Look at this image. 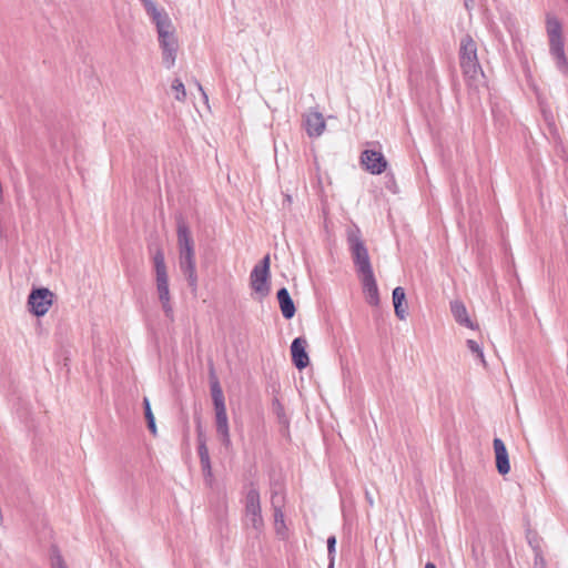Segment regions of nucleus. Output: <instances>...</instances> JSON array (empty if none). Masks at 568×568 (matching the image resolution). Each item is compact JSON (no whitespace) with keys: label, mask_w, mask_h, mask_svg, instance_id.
I'll list each match as a JSON object with an SVG mask.
<instances>
[{"label":"nucleus","mask_w":568,"mask_h":568,"mask_svg":"<svg viewBox=\"0 0 568 568\" xmlns=\"http://www.w3.org/2000/svg\"><path fill=\"white\" fill-rule=\"evenodd\" d=\"M176 234L179 266L181 272L186 277L189 286L192 288V291H195L197 287L195 245L187 224L182 220L178 222Z\"/></svg>","instance_id":"1"},{"label":"nucleus","mask_w":568,"mask_h":568,"mask_svg":"<svg viewBox=\"0 0 568 568\" xmlns=\"http://www.w3.org/2000/svg\"><path fill=\"white\" fill-rule=\"evenodd\" d=\"M243 504V527L257 538L263 534L265 523L262 515L260 491L254 484H250L246 488Z\"/></svg>","instance_id":"2"},{"label":"nucleus","mask_w":568,"mask_h":568,"mask_svg":"<svg viewBox=\"0 0 568 568\" xmlns=\"http://www.w3.org/2000/svg\"><path fill=\"white\" fill-rule=\"evenodd\" d=\"M546 31L549 40V52L556 60V65L561 72H567L568 62L564 50L562 27L552 14L546 16Z\"/></svg>","instance_id":"3"},{"label":"nucleus","mask_w":568,"mask_h":568,"mask_svg":"<svg viewBox=\"0 0 568 568\" xmlns=\"http://www.w3.org/2000/svg\"><path fill=\"white\" fill-rule=\"evenodd\" d=\"M154 270H155V282L156 291L159 294V301L161 302L162 308L166 317H173V307L171 305L170 290H169V276L166 272L165 258L162 250H158L153 256Z\"/></svg>","instance_id":"4"},{"label":"nucleus","mask_w":568,"mask_h":568,"mask_svg":"<svg viewBox=\"0 0 568 568\" xmlns=\"http://www.w3.org/2000/svg\"><path fill=\"white\" fill-rule=\"evenodd\" d=\"M459 60L466 78L476 80L479 75H483L477 58V45L469 34L464 36L460 40Z\"/></svg>","instance_id":"5"},{"label":"nucleus","mask_w":568,"mask_h":568,"mask_svg":"<svg viewBox=\"0 0 568 568\" xmlns=\"http://www.w3.org/2000/svg\"><path fill=\"white\" fill-rule=\"evenodd\" d=\"M347 242L358 275L373 273L368 250L361 237L358 229L348 230Z\"/></svg>","instance_id":"6"},{"label":"nucleus","mask_w":568,"mask_h":568,"mask_svg":"<svg viewBox=\"0 0 568 568\" xmlns=\"http://www.w3.org/2000/svg\"><path fill=\"white\" fill-rule=\"evenodd\" d=\"M270 255H265L260 264L255 265L250 275L252 290L262 297L270 292Z\"/></svg>","instance_id":"7"},{"label":"nucleus","mask_w":568,"mask_h":568,"mask_svg":"<svg viewBox=\"0 0 568 568\" xmlns=\"http://www.w3.org/2000/svg\"><path fill=\"white\" fill-rule=\"evenodd\" d=\"M159 44L162 50L163 64L166 69H171L175 64L179 42L175 36V30L163 31L158 34Z\"/></svg>","instance_id":"8"},{"label":"nucleus","mask_w":568,"mask_h":568,"mask_svg":"<svg viewBox=\"0 0 568 568\" xmlns=\"http://www.w3.org/2000/svg\"><path fill=\"white\" fill-rule=\"evenodd\" d=\"M53 302V293L49 288L32 290L28 297L29 311L36 316H43L48 313Z\"/></svg>","instance_id":"9"},{"label":"nucleus","mask_w":568,"mask_h":568,"mask_svg":"<svg viewBox=\"0 0 568 568\" xmlns=\"http://www.w3.org/2000/svg\"><path fill=\"white\" fill-rule=\"evenodd\" d=\"M148 16L151 18L152 22L156 27L158 34L163 31L173 30L174 27L169 14L163 10L158 8L154 1L152 0H141Z\"/></svg>","instance_id":"10"},{"label":"nucleus","mask_w":568,"mask_h":568,"mask_svg":"<svg viewBox=\"0 0 568 568\" xmlns=\"http://www.w3.org/2000/svg\"><path fill=\"white\" fill-rule=\"evenodd\" d=\"M361 163L372 174H382L387 168L385 156L374 150H365L362 152Z\"/></svg>","instance_id":"11"},{"label":"nucleus","mask_w":568,"mask_h":568,"mask_svg":"<svg viewBox=\"0 0 568 568\" xmlns=\"http://www.w3.org/2000/svg\"><path fill=\"white\" fill-rule=\"evenodd\" d=\"M304 126L311 138H318L323 134L326 123L321 112L310 111L304 115Z\"/></svg>","instance_id":"12"},{"label":"nucleus","mask_w":568,"mask_h":568,"mask_svg":"<svg viewBox=\"0 0 568 568\" xmlns=\"http://www.w3.org/2000/svg\"><path fill=\"white\" fill-rule=\"evenodd\" d=\"M215 412V424L216 433L222 444L229 448L232 444L229 428V418L226 414V407L214 408Z\"/></svg>","instance_id":"13"},{"label":"nucleus","mask_w":568,"mask_h":568,"mask_svg":"<svg viewBox=\"0 0 568 568\" xmlns=\"http://www.w3.org/2000/svg\"><path fill=\"white\" fill-rule=\"evenodd\" d=\"M306 345L307 342L303 337H296L291 345L292 361L298 369L305 368L310 363Z\"/></svg>","instance_id":"14"},{"label":"nucleus","mask_w":568,"mask_h":568,"mask_svg":"<svg viewBox=\"0 0 568 568\" xmlns=\"http://www.w3.org/2000/svg\"><path fill=\"white\" fill-rule=\"evenodd\" d=\"M493 446L496 457V468L500 475H507L510 471L507 448L500 438H495Z\"/></svg>","instance_id":"15"},{"label":"nucleus","mask_w":568,"mask_h":568,"mask_svg":"<svg viewBox=\"0 0 568 568\" xmlns=\"http://www.w3.org/2000/svg\"><path fill=\"white\" fill-rule=\"evenodd\" d=\"M361 282L363 285V292L366 296V301L371 305H378L379 303V293L377 283L373 273H368L365 275H361Z\"/></svg>","instance_id":"16"},{"label":"nucleus","mask_w":568,"mask_h":568,"mask_svg":"<svg viewBox=\"0 0 568 568\" xmlns=\"http://www.w3.org/2000/svg\"><path fill=\"white\" fill-rule=\"evenodd\" d=\"M450 312L455 318V321L463 326H466L470 329L478 328L477 324H475L470 317L468 316L467 308L462 301H453L450 303Z\"/></svg>","instance_id":"17"},{"label":"nucleus","mask_w":568,"mask_h":568,"mask_svg":"<svg viewBox=\"0 0 568 568\" xmlns=\"http://www.w3.org/2000/svg\"><path fill=\"white\" fill-rule=\"evenodd\" d=\"M276 297L280 304L282 315L286 320H291L295 315L296 308L287 288H280L277 291Z\"/></svg>","instance_id":"18"},{"label":"nucleus","mask_w":568,"mask_h":568,"mask_svg":"<svg viewBox=\"0 0 568 568\" xmlns=\"http://www.w3.org/2000/svg\"><path fill=\"white\" fill-rule=\"evenodd\" d=\"M277 497H278L277 495H272V497H271V504H272L273 511H274V529H275L276 535L284 539V538H286L287 527H286L285 519H284V513L281 509V505L276 504Z\"/></svg>","instance_id":"19"},{"label":"nucleus","mask_w":568,"mask_h":568,"mask_svg":"<svg viewBox=\"0 0 568 568\" xmlns=\"http://www.w3.org/2000/svg\"><path fill=\"white\" fill-rule=\"evenodd\" d=\"M197 442H199L197 453H199L202 470L205 476H211L212 468H211L210 454H209V449L206 446L205 437L203 436V434L200 429H199Z\"/></svg>","instance_id":"20"},{"label":"nucleus","mask_w":568,"mask_h":568,"mask_svg":"<svg viewBox=\"0 0 568 568\" xmlns=\"http://www.w3.org/2000/svg\"><path fill=\"white\" fill-rule=\"evenodd\" d=\"M393 303L396 316L399 320H405L407 316V304L405 303V291L403 287L397 286L394 288Z\"/></svg>","instance_id":"21"},{"label":"nucleus","mask_w":568,"mask_h":568,"mask_svg":"<svg viewBox=\"0 0 568 568\" xmlns=\"http://www.w3.org/2000/svg\"><path fill=\"white\" fill-rule=\"evenodd\" d=\"M211 395L214 408L226 407L221 385L213 373L211 375Z\"/></svg>","instance_id":"22"},{"label":"nucleus","mask_w":568,"mask_h":568,"mask_svg":"<svg viewBox=\"0 0 568 568\" xmlns=\"http://www.w3.org/2000/svg\"><path fill=\"white\" fill-rule=\"evenodd\" d=\"M171 91L174 94V98L179 102H184L186 99V91L183 82L175 78L171 83Z\"/></svg>","instance_id":"23"},{"label":"nucleus","mask_w":568,"mask_h":568,"mask_svg":"<svg viewBox=\"0 0 568 568\" xmlns=\"http://www.w3.org/2000/svg\"><path fill=\"white\" fill-rule=\"evenodd\" d=\"M143 406H144V415L145 419L148 422V427L150 432L155 435L156 434V425H155V418L151 409V404L148 397L143 398Z\"/></svg>","instance_id":"24"},{"label":"nucleus","mask_w":568,"mask_h":568,"mask_svg":"<svg viewBox=\"0 0 568 568\" xmlns=\"http://www.w3.org/2000/svg\"><path fill=\"white\" fill-rule=\"evenodd\" d=\"M468 349L486 366V361L481 346L474 339H467L466 342Z\"/></svg>","instance_id":"25"},{"label":"nucleus","mask_w":568,"mask_h":568,"mask_svg":"<svg viewBox=\"0 0 568 568\" xmlns=\"http://www.w3.org/2000/svg\"><path fill=\"white\" fill-rule=\"evenodd\" d=\"M51 567L52 568H67L62 556L60 555V552L57 549L52 550Z\"/></svg>","instance_id":"26"},{"label":"nucleus","mask_w":568,"mask_h":568,"mask_svg":"<svg viewBox=\"0 0 568 568\" xmlns=\"http://www.w3.org/2000/svg\"><path fill=\"white\" fill-rule=\"evenodd\" d=\"M534 568H547L546 560L539 550L535 552Z\"/></svg>","instance_id":"27"},{"label":"nucleus","mask_w":568,"mask_h":568,"mask_svg":"<svg viewBox=\"0 0 568 568\" xmlns=\"http://www.w3.org/2000/svg\"><path fill=\"white\" fill-rule=\"evenodd\" d=\"M335 546H336V537L335 536L328 537L327 538V550H328L329 557H334Z\"/></svg>","instance_id":"28"},{"label":"nucleus","mask_w":568,"mask_h":568,"mask_svg":"<svg viewBox=\"0 0 568 568\" xmlns=\"http://www.w3.org/2000/svg\"><path fill=\"white\" fill-rule=\"evenodd\" d=\"M273 495H277L278 497L276 498V504L277 505H281V507L283 506V496L277 494V493H274Z\"/></svg>","instance_id":"29"},{"label":"nucleus","mask_w":568,"mask_h":568,"mask_svg":"<svg viewBox=\"0 0 568 568\" xmlns=\"http://www.w3.org/2000/svg\"><path fill=\"white\" fill-rule=\"evenodd\" d=\"M197 88H199V90L201 91V93H202L203 98L205 99V101H207V95H206V93L204 92V90H203V88H202V85H201L200 83H197Z\"/></svg>","instance_id":"30"},{"label":"nucleus","mask_w":568,"mask_h":568,"mask_svg":"<svg viewBox=\"0 0 568 568\" xmlns=\"http://www.w3.org/2000/svg\"><path fill=\"white\" fill-rule=\"evenodd\" d=\"M425 568H437L436 565L434 562H430L428 561L426 565H425Z\"/></svg>","instance_id":"31"},{"label":"nucleus","mask_w":568,"mask_h":568,"mask_svg":"<svg viewBox=\"0 0 568 568\" xmlns=\"http://www.w3.org/2000/svg\"><path fill=\"white\" fill-rule=\"evenodd\" d=\"M366 498H367L368 503H369L371 505H373V499H372V497L369 496V494H368V493H366Z\"/></svg>","instance_id":"32"},{"label":"nucleus","mask_w":568,"mask_h":568,"mask_svg":"<svg viewBox=\"0 0 568 568\" xmlns=\"http://www.w3.org/2000/svg\"><path fill=\"white\" fill-rule=\"evenodd\" d=\"M331 558V562L328 565V568H334V557H329Z\"/></svg>","instance_id":"33"}]
</instances>
